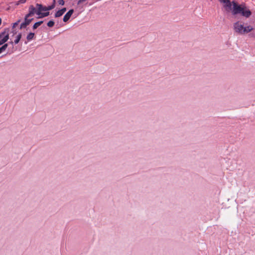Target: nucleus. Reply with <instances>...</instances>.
Here are the masks:
<instances>
[{
    "label": "nucleus",
    "mask_w": 255,
    "mask_h": 255,
    "mask_svg": "<svg viewBox=\"0 0 255 255\" xmlns=\"http://www.w3.org/2000/svg\"><path fill=\"white\" fill-rule=\"evenodd\" d=\"M233 8L232 13L233 15H237L241 13L242 16L247 18L249 17L251 15L252 12L251 10L247 9L246 7H242L235 1H233Z\"/></svg>",
    "instance_id": "obj_1"
},
{
    "label": "nucleus",
    "mask_w": 255,
    "mask_h": 255,
    "mask_svg": "<svg viewBox=\"0 0 255 255\" xmlns=\"http://www.w3.org/2000/svg\"><path fill=\"white\" fill-rule=\"evenodd\" d=\"M34 6L30 5L28 7V12L27 13L24 18V21L20 24L19 29H22L26 28V27L30 24V23L34 19L31 17L34 15Z\"/></svg>",
    "instance_id": "obj_2"
},
{
    "label": "nucleus",
    "mask_w": 255,
    "mask_h": 255,
    "mask_svg": "<svg viewBox=\"0 0 255 255\" xmlns=\"http://www.w3.org/2000/svg\"><path fill=\"white\" fill-rule=\"evenodd\" d=\"M8 30L5 29L4 30L0 33V46L2 44H5V43L9 39Z\"/></svg>",
    "instance_id": "obj_3"
},
{
    "label": "nucleus",
    "mask_w": 255,
    "mask_h": 255,
    "mask_svg": "<svg viewBox=\"0 0 255 255\" xmlns=\"http://www.w3.org/2000/svg\"><path fill=\"white\" fill-rule=\"evenodd\" d=\"M221 3H224V7L225 8L227 11H232L233 8V1H231L230 0H219Z\"/></svg>",
    "instance_id": "obj_4"
},
{
    "label": "nucleus",
    "mask_w": 255,
    "mask_h": 255,
    "mask_svg": "<svg viewBox=\"0 0 255 255\" xmlns=\"http://www.w3.org/2000/svg\"><path fill=\"white\" fill-rule=\"evenodd\" d=\"M234 27L235 31L239 34H243L244 25L240 24L239 22H236L234 24Z\"/></svg>",
    "instance_id": "obj_5"
},
{
    "label": "nucleus",
    "mask_w": 255,
    "mask_h": 255,
    "mask_svg": "<svg viewBox=\"0 0 255 255\" xmlns=\"http://www.w3.org/2000/svg\"><path fill=\"white\" fill-rule=\"evenodd\" d=\"M73 12H74L73 9H70L64 16L63 18V21L65 22H67L69 20L70 18L71 17V16L72 14L73 13Z\"/></svg>",
    "instance_id": "obj_6"
},
{
    "label": "nucleus",
    "mask_w": 255,
    "mask_h": 255,
    "mask_svg": "<svg viewBox=\"0 0 255 255\" xmlns=\"http://www.w3.org/2000/svg\"><path fill=\"white\" fill-rule=\"evenodd\" d=\"M35 8H36L39 10V11H49V9L46 6L43 5L40 3H36L35 6Z\"/></svg>",
    "instance_id": "obj_7"
},
{
    "label": "nucleus",
    "mask_w": 255,
    "mask_h": 255,
    "mask_svg": "<svg viewBox=\"0 0 255 255\" xmlns=\"http://www.w3.org/2000/svg\"><path fill=\"white\" fill-rule=\"evenodd\" d=\"M67 9L66 7H63L62 9L58 10L55 13V17H59L62 16L66 11Z\"/></svg>",
    "instance_id": "obj_8"
},
{
    "label": "nucleus",
    "mask_w": 255,
    "mask_h": 255,
    "mask_svg": "<svg viewBox=\"0 0 255 255\" xmlns=\"http://www.w3.org/2000/svg\"><path fill=\"white\" fill-rule=\"evenodd\" d=\"M35 12H34V14H36L38 15V18H42L45 17V15H44V12H42V11H39V10L37 9L36 8L34 7Z\"/></svg>",
    "instance_id": "obj_9"
},
{
    "label": "nucleus",
    "mask_w": 255,
    "mask_h": 255,
    "mask_svg": "<svg viewBox=\"0 0 255 255\" xmlns=\"http://www.w3.org/2000/svg\"><path fill=\"white\" fill-rule=\"evenodd\" d=\"M253 30V28L251 26L244 27L243 31V34L250 32Z\"/></svg>",
    "instance_id": "obj_10"
},
{
    "label": "nucleus",
    "mask_w": 255,
    "mask_h": 255,
    "mask_svg": "<svg viewBox=\"0 0 255 255\" xmlns=\"http://www.w3.org/2000/svg\"><path fill=\"white\" fill-rule=\"evenodd\" d=\"M35 35L34 33L33 32H30L28 34V35L26 36V39L28 41H29L33 39Z\"/></svg>",
    "instance_id": "obj_11"
},
{
    "label": "nucleus",
    "mask_w": 255,
    "mask_h": 255,
    "mask_svg": "<svg viewBox=\"0 0 255 255\" xmlns=\"http://www.w3.org/2000/svg\"><path fill=\"white\" fill-rule=\"evenodd\" d=\"M43 22V21H39L38 22H35L32 26V29L33 30L36 29L38 26H39L41 24H42Z\"/></svg>",
    "instance_id": "obj_12"
},
{
    "label": "nucleus",
    "mask_w": 255,
    "mask_h": 255,
    "mask_svg": "<svg viewBox=\"0 0 255 255\" xmlns=\"http://www.w3.org/2000/svg\"><path fill=\"white\" fill-rule=\"evenodd\" d=\"M22 34L21 33H18V34L16 36L15 39L14 41V44H18L21 38Z\"/></svg>",
    "instance_id": "obj_13"
},
{
    "label": "nucleus",
    "mask_w": 255,
    "mask_h": 255,
    "mask_svg": "<svg viewBox=\"0 0 255 255\" xmlns=\"http://www.w3.org/2000/svg\"><path fill=\"white\" fill-rule=\"evenodd\" d=\"M8 47V44H2V46L0 47V54L3 51H5Z\"/></svg>",
    "instance_id": "obj_14"
},
{
    "label": "nucleus",
    "mask_w": 255,
    "mask_h": 255,
    "mask_svg": "<svg viewBox=\"0 0 255 255\" xmlns=\"http://www.w3.org/2000/svg\"><path fill=\"white\" fill-rule=\"evenodd\" d=\"M55 0H53V3L51 5L47 6L49 10H50L53 9L55 7Z\"/></svg>",
    "instance_id": "obj_15"
},
{
    "label": "nucleus",
    "mask_w": 255,
    "mask_h": 255,
    "mask_svg": "<svg viewBox=\"0 0 255 255\" xmlns=\"http://www.w3.org/2000/svg\"><path fill=\"white\" fill-rule=\"evenodd\" d=\"M54 24H55V23H54V21L51 20L47 22V25L49 27H52L54 25Z\"/></svg>",
    "instance_id": "obj_16"
},
{
    "label": "nucleus",
    "mask_w": 255,
    "mask_h": 255,
    "mask_svg": "<svg viewBox=\"0 0 255 255\" xmlns=\"http://www.w3.org/2000/svg\"><path fill=\"white\" fill-rule=\"evenodd\" d=\"M26 2V0H19L16 3V5H19L21 3H24Z\"/></svg>",
    "instance_id": "obj_17"
},
{
    "label": "nucleus",
    "mask_w": 255,
    "mask_h": 255,
    "mask_svg": "<svg viewBox=\"0 0 255 255\" xmlns=\"http://www.w3.org/2000/svg\"><path fill=\"white\" fill-rule=\"evenodd\" d=\"M58 2L59 4L63 5L65 3V1L64 0H58Z\"/></svg>",
    "instance_id": "obj_18"
},
{
    "label": "nucleus",
    "mask_w": 255,
    "mask_h": 255,
    "mask_svg": "<svg viewBox=\"0 0 255 255\" xmlns=\"http://www.w3.org/2000/svg\"><path fill=\"white\" fill-rule=\"evenodd\" d=\"M86 0H79L77 2V4L78 5H80L82 3L85 2Z\"/></svg>",
    "instance_id": "obj_19"
},
{
    "label": "nucleus",
    "mask_w": 255,
    "mask_h": 255,
    "mask_svg": "<svg viewBox=\"0 0 255 255\" xmlns=\"http://www.w3.org/2000/svg\"><path fill=\"white\" fill-rule=\"evenodd\" d=\"M44 15H45V17L48 16L49 15V12L48 11H46L44 12Z\"/></svg>",
    "instance_id": "obj_20"
},
{
    "label": "nucleus",
    "mask_w": 255,
    "mask_h": 255,
    "mask_svg": "<svg viewBox=\"0 0 255 255\" xmlns=\"http://www.w3.org/2000/svg\"><path fill=\"white\" fill-rule=\"evenodd\" d=\"M18 25L16 22L13 24L12 28H15Z\"/></svg>",
    "instance_id": "obj_21"
},
{
    "label": "nucleus",
    "mask_w": 255,
    "mask_h": 255,
    "mask_svg": "<svg viewBox=\"0 0 255 255\" xmlns=\"http://www.w3.org/2000/svg\"><path fill=\"white\" fill-rule=\"evenodd\" d=\"M21 20L20 19H18L16 22L17 23V24H18L20 22Z\"/></svg>",
    "instance_id": "obj_22"
},
{
    "label": "nucleus",
    "mask_w": 255,
    "mask_h": 255,
    "mask_svg": "<svg viewBox=\"0 0 255 255\" xmlns=\"http://www.w3.org/2000/svg\"><path fill=\"white\" fill-rule=\"evenodd\" d=\"M1 19L0 18V25L1 24Z\"/></svg>",
    "instance_id": "obj_23"
},
{
    "label": "nucleus",
    "mask_w": 255,
    "mask_h": 255,
    "mask_svg": "<svg viewBox=\"0 0 255 255\" xmlns=\"http://www.w3.org/2000/svg\"><path fill=\"white\" fill-rule=\"evenodd\" d=\"M13 42L12 41H10V43H11V44H13Z\"/></svg>",
    "instance_id": "obj_24"
}]
</instances>
